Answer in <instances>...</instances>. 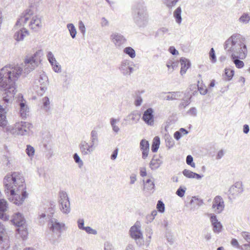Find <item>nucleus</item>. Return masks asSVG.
<instances>
[{
    "label": "nucleus",
    "mask_w": 250,
    "mask_h": 250,
    "mask_svg": "<svg viewBox=\"0 0 250 250\" xmlns=\"http://www.w3.org/2000/svg\"><path fill=\"white\" fill-rule=\"evenodd\" d=\"M18 64H7L0 69V90L4 91L3 101L9 103L16 93V82L22 72Z\"/></svg>",
    "instance_id": "f257e3e1"
},
{
    "label": "nucleus",
    "mask_w": 250,
    "mask_h": 250,
    "mask_svg": "<svg viewBox=\"0 0 250 250\" xmlns=\"http://www.w3.org/2000/svg\"><path fill=\"white\" fill-rule=\"evenodd\" d=\"M3 185L7 193L10 192L9 200L16 205H22L28 195L22 174L17 172L7 174L3 179Z\"/></svg>",
    "instance_id": "f03ea898"
},
{
    "label": "nucleus",
    "mask_w": 250,
    "mask_h": 250,
    "mask_svg": "<svg viewBox=\"0 0 250 250\" xmlns=\"http://www.w3.org/2000/svg\"><path fill=\"white\" fill-rule=\"evenodd\" d=\"M224 48L227 53L230 55L237 68L244 67V63L239 59H244L247 55L245 38L239 34H234L225 41Z\"/></svg>",
    "instance_id": "7ed1b4c3"
},
{
    "label": "nucleus",
    "mask_w": 250,
    "mask_h": 250,
    "mask_svg": "<svg viewBox=\"0 0 250 250\" xmlns=\"http://www.w3.org/2000/svg\"><path fill=\"white\" fill-rule=\"evenodd\" d=\"M132 15L135 23L139 27H146L148 22V14L144 3L139 2L132 8Z\"/></svg>",
    "instance_id": "20e7f679"
},
{
    "label": "nucleus",
    "mask_w": 250,
    "mask_h": 250,
    "mask_svg": "<svg viewBox=\"0 0 250 250\" xmlns=\"http://www.w3.org/2000/svg\"><path fill=\"white\" fill-rule=\"evenodd\" d=\"M42 55V52L41 50H39L36 52L35 53L29 58H26L24 60L25 64V68L24 70L25 72L29 73L32 71L35 68L38 66L41 61V58Z\"/></svg>",
    "instance_id": "39448f33"
},
{
    "label": "nucleus",
    "mask_w": 250,
    "mask_h": 250,
    "mask_svg": "<svg viewBox=\"0 0 250 250\" xmlns=\"http://www.w3.org/2000/svg\"><path fill=\"white\" fill-rule=\"evenodd\" d=\"M35 83L38 94L42 95L47 90V86L49 84L47 75L44 72L40 74L39 79L35 81Z\"/></svg>",
    "instance_id": "423d86ee"
},
{
    "label": "nucleus",
    "mask_w": 250,
    "mask_h": 250,
    "mask_svg": "<svg viewBox=\"0 0 250 250\" xmlns=\"http://www.w3.org/2000/svg\"><path fill=\"white\" fill-rule=\"evenodd\" d=\"M60 208L65 214H68L70 211V204L67 194L64 191L59 192Z\"/></svg>",
    "instance_id": "0eeeda50"
},
{
    "label": "nucleus",
    "mask_w": 250,
    "mask_h": 250,
    "mask_svg": "<svg viewBox=\"0 0 250 250\" xmlns=\"http://www.w3.org/2000/svg\"><path fill=\"white\" fill-rule=\"evenodd\" d=\"M3 131L12 135H24L28 131V127L27 126H1Z\"/></svg>",
    "instance_id": "6e6552de"
},
{
    "label": "nucleus",
    "mask_w": 250,
    "mask_h": 250,
    "mask_svg": "<svg viewBox=\"0 0 250 250\" xmlns=\"http://www.w3.org/2000/svg\"><path fill=\"white\" fill-rule=\"evenodd\" d=\"M141 226L139 221H137L132 226L129 231L130 237L134 239L137 244L138 243V241L143 240V235L141 230Z\"/></svg>",
    "instance_id": "1a4fd4ad"
},
{
    "label": "nucleus",
    "mask_w": 250,
    "mask_h": 250,
    "mask_svg": "<svg viewBox=\"0 0 250 250\" xmlns=\"http://www.w3.org/2000/svg\"><path fill=\"white\" fill-rule=\"evenodd\" d=\"M48 222L49 229L54 233H61L63 229H65V224L63 223L59 222L55 218L51 217Z\"/></svg>",
    "instance_id": "9d476101"
},
{
    "label": "nucleus",
    "mask_w": 250,
    "mask_h": 250,
    "mask_svg": "<svg viewBox=\"0 0 250 250\" xmlns=\"http://www.w3.org/2000/svg\"><path fill=\"white\" fill-rule=\"evenodd\" d=\"M132 62L128 60H123L119 67L121 74L125 76H130L134 71L132 67Z\"/></svg>",
    "instance_id": "9b49d317"
},
{
    "label": "nucleus",
    "mask_w": 250,
    "mask_h": 250,
    "mask_svg": "<svg viewBox=\"0 0 250 250\" xmlns=\"http://www.w3.org/2000/svg\"><path fill=\"white\" fill-rule=\"evenodd\" d=\"M9 241L3 225H0V248L6 250L9 248Z\"/></svg>",
    "instance_id": "f8f14e48"
},
{
    "label": "nucleus",
    "mask_w": 250,
    "mask_h": 250,
    "mask_svg": "<svg viewBox=\"0 0 250 250\" xmlns=\"http://www.w3.org/2000/svg\"><path fill=\"white\" fill-rule=\"evenodd\" d=\"M81 155L87 156L91 154L95 148L91 144H88L85 141H82L79 145Z\"/></svg>",
    "instance_id": "ddd939ff"
},
{
    "label": "nucleus",
    "mask_w": 250,
    "mask_h": 250,
    "mask_svg": "<svg viewBox=\"0 0 250 250\" xmlns=\"http://www.w3.org/2000/svg\"><path fill=\"white\" fill-rule=\"evenodd\" d=\"M110 39L113 43L117 48H120L126 42V39L124 36L117 32L112 33L110 36Z\"/></svg>",
    "instance_id": "4468645a"
},
{
    "label": "nucleus",
    "mask_w": 250,
    "mask_h": 250,
    "mask_svg": "<svg viewBox=\"0 0 250 250\" xmlns=\"http://www.w3.org/2000/svg\"><path fill=\"white\" fill-rule=\"evenodd\" d=\"M52 206V205H51ZM55 212V205L49 207L48 209L45 211V213H42L39 215V223L40 224H43L44 221L43 219L48 218L50 219L51 217H53V214Z\"/></svg>",
    "instance_id": "2eb2a0df"
},
{
    "label": "nucleus",
    "mask_w": 250,
    "mask_h": 250,
    "mask_svg": "<svg viewBox=\"0 0 250 250\" xmlns=\"http://www.w3.org/2000/svg\"><path fill=\"white\" fill-rule=\"evenodd\" d=\"M153 109L152 108H148L144 113L142 119L146 124L148 125H151L154 122Z\"/></svg>",
    "instance_id": "dca6fc26"
},
{
    "label": "nucleus",
    "mask_w": 250,
    "mask_h": 250,
    "mask_svg": "<svg viewBox=\"0 0 250 250\" xmlns=\"http://www.w3.org/2000/svg\"><path fill=\"white\" fill-rule=\"evenodd\" d=\"M225 205L223 198L220 196H216L213 200L212 208H216V212L221 213L224 209Z\"/></svg>",
    "instance_id": "f3484780"
},
{
    "label": "nucleus",
    "mask_w": 250,
    "mask_h": 250,
    "mask_svg": "<svg viewBox=\"0 0 250 250\" xmlns=\"http://www.w3.org/2000/svg\"><path fill=\"white\" fill-rule=\"evenodd\" d=\"M29 26L34 31L40 30L42 27L41 18L38 16L33 17L30 22Z\"/></svg>",
    "instance_id": "a211bd4d"
},
{
    "label": "nucleus",
    "mask_w": 250,
    "mask_h": 250,
    "mask_svg": "<svg viewBox=\"0 0 250 250\" xmlns=\"http://www.w3.org/2000/svg\"><path fill=\"white\" fill-rule=\"evenodd\" d=\"M140 147L142 151V158L146 159L148 155L149 151V144L146 139H142L140 143Z\"/></svg>",
    "instance_id": "6ab92c4d"
},
{
    "label": "nucleus",
    "mask_w": 250,
    "mask_h": 250,
    "mask_svg": "<svg viewBox=\"0 0 250 250\" xmlns=\"http://www.w3.org/2000/svg\"><path fill=\"white\" fill-rule=\"evenodd\" d=\"M210 222L213 226V230L215 233H219L222 231L223 226L217 219L216 215L211 214L210 217Z\"/></svg>",
    "instance_id": "aec40b11"
},
{
    "label": "nucleus",
    "mask_w": 250,
    "mask_h": 250,
    "mask_svg": "<svg viewBox=\"0 0 250 250\" xmlns=\"http://www.w3.org/2000/svg\"><path fill=\"white\" fill-rule=\"evenodd\" d=\"M33 12L30 9H27L24 13L22 14L20 18L17 21L16 26L19 24L24 26L30 18V16L32 15Z\"/></svg>",
    "instance_id": "412c9836"
},
{
    "label": "nucleus",
    "mask_w": 250,
    "mask_h": 250,
    "mask_svg": "<svg viewBox=\"0 0 250 250\" xmlns=\"http://www.w3.org/2000/svg\"><path fill=\"white\" fill-rule=\"evenodd\" d=\"M21 101L19 103L20 107V114L22 118H25L28 115L29 112V108L26 104V101L23 98V96H21Z\"/></svg>",
    "instance_id": "4be33fe9"
},
{
    "label": "nucleus",
    "mask_w": 250,
    "mask_h": 250,
    "mask_svg": "<svg viewBox=\"0 0 250 250\" xmlns=\"http://www.w3.org/2000/svg\"><path fill=\"white\" fill-rule=\"evenodd\" d=\"M11 221L15 225L19 227H22L25 224V220L23 217L19 212L16 213L13 216Z\"/></svg>",
    "instance_id": "5701e85b"
},
{
    "label": "nucleus",
    "mask_w": 250,
    "mask_h": 250,
    "mask_svg": "<svg viewBox=\"0 0 250 250\" xmlns=\"http://www.w3.org/2000/svg\"><path fill=\"white\" fill-rule=\"evenodd\" d=\"M141 118V114L138 111H134L129 114L125 118V121H127L129 124H135Z\"/></svg>",
    "instance_id": "b1692460"
},
{
    "label": "nucleus",
    "mask_w": 250,
    "mask_h": 250,
    "mask_svg": "<svg viewBox=\"0 0 250 250\" xmlns=\"http://www.w3.org/2000/svg\"><path fill=\"white\" fill-rule=\"evenodd\" d=\"M28 35V31L25 28H22L15 32L14 38L17 42H20L23 41L24 37Z\"/></svg>",
    "instance_id": "393cba45"
},
{
    "label": "nucleus",
    "mask_w": 250,
    "mask_h": 250,
    "mask_svg": "<svg viewBox=\"0 0 250 250\" xmlns=\"http://www.w3.org/2000/svg\"><path fill=\"white\" fill-rule=\"evenodd\" d=\"M180 62L181 65L180 74L181 75H183L186 73L187 69L190 67V63L189 61L185 58H181L180 60Z\"/></svg>",
    "instance_id": "a878e982"
},
{
    "label": "nucleus",
    "mask_w": 250,
    "mask_h": 250,
    "mask_svg": "<svg viewBox=\"0 0 250 250\" xmlns=\"http://www.w3.org/2000/svg\"><path fill=\"white\" fill-rule=\"evenodd\" d=\"M162 164V161L159 158H155L154 156L150 162L149 166L150 168L153 170L158 169Z\"/></svg>",
    "instance_id": "bb28decb"
},
{
    "label": "nucleus",
    "mask_w": 250,
    "mask_h": 250,
    "mask_svg": "<svg viewBox=\"0 0 250 250\" xmlns=\"http://www.w3.org/2000/svg\"><path fill=\"white\" fill-rule=\"evenodd\" d=\"M168 93L170 95H167L165 97V99L167 101L175 100L181 97L183 92L180 91L169 92Z\"/></svg>",
    "instance_id": "cd10ccee"
},
{
    "label": "nucleus",
    "mask_w": 250,
    "mask_h": 250,
    "mask_svg": "<svg viewBox=\"0 0 250 250\" xmlns=\"http://www.w3.org/2000/svg\"><path fill=\"white\" fill-rule=\"evenodd\" d=\"M144 190L150 191L154 189L155 184L154 182L152 181L150 179H147L146 181L143 180Z\"/></svg>",
    "instance_id": "c85d7f7f"
},
{
    "label": "nucleus",
    "mask_w": 250,
    "mask_h": 250,
    "mask_svg": "<svg viewBox=\"0 0 250 250\" xmlns=\"http://www.w3.org/2000/svg\"><path fill=\"white\" fill-rule=\"evenodd\" d=\"M238 21L243 24H247L250 21V13H244L238 19Z\"/></svg>",
    "instance_id": "c756f323"
},
{
    "label": "nucleus",
    "mask_w": 250,
    "mask_h": 250,
    "mask_svg": "<svg viewBox=\"0 0 250 250\" xmlns=\"http://www.w3.org/2000/svg\"><path fill=\"white\" fill-rule=\"evenodd\" d=\"M160 144V139L158 136H155L152 142L151 145V150L153 152H156L158 151Z\"/></svg>",
    "instance_id": "7c9ffc66"
},
{
    "label": "nucleus",
    "mask_w": 250,
    "mask_h": 250,
    "mask_svg": "<svg viewBox=\"0 0 250 250\" xmlns=\"http://www.w3.org/2000/svg\"><path fill=\"white\" fill-rule=\"evenodd\" d=\"M182 9L180 7H178L174 11L173 16L175 19L176 21L178 24H181L182 22V17H181Z\"/></svg>",
    "instance_id": "2f4dec72"
},
{
    "label": "nucleus",
    "mask_w": 250,
    "mask_h": 250,
    "mask_svg": "<svg viewBox=\"0 0 250 250\" xmlns=\"http://www.w3.org/2000/svg\"><path fill=\"white\" fill-rule=\"evenodd\" d=\"M6 111L4 108L0 105V125H6Z\"/></svg>",
    "instance_id": "473e14b6"
},
{
    "label": "nucleus",
    "mask_w": 250,
    "mask_h": 250,
    "mask_svg": "<svg viewBox=\"0 0 250 250\" xmlns=\"http://www.w3.org/2000/svg\"><path fill=\"white\" fill-rule=\"evenodd\" d=\"M123 52L129 56L131 58H134L136 56L135 50L131 47H126L123 50Z\"/></svg>",
    "instance_id": "72a5a7b5"
},
{
    "label": "nucleus",
    "mask_w": 250,
    "mask_h": 250,
    "mask_svg": "<svg viewBox=\"0 0 250 250\" xmlns=\"http://www.w3.org/2000/svg\"><path fill=\"white\" fill-rule=\"evenodd\" d=\"M67 28L69 31L72 38H75L77 34V31L73 23H68L67 24Z\"/></svg>",
    "instance_id": "f704fd0d"
},
{
    "label": "nucleus",
    "mask_w": 250,
    "mask_h": 250,
    "mask_svg": "<svg viewBox=\"0 0 250 250\" xmlns=\"http://www.w3.org/2000/svg\"><path fill=\"white\" fill-rule=\"evenodd\" d=\"M91 144L94 146H96L98 143V133L95 130H92L91 133Z\"/></svg>",
    "instance_id": "c9c22d12"
},
{
    "label": "nucleus",
    "mask_w": 250,
    "mask_h": 250,
    "mask_svg": "<svg viewBox=\"0 0 250 250\" xmlns=\"http://www.w3.org/2000/svg\"><path fill=\"white\" fill-rule=\"evenodd\" d=\"M46 57L51 66L53 65L54 63L57 62L52 52L48 51L46 55Z\"/></svg>",
    "instance_id": "e433bc0d"
},
{
    "label": "nucleus",
    "mask_w": 250,
    "mask_h": 250,
    "mask_svg": "<svg viewBox=\"0 0 250 250\" xmlns=\"http://www.w3.org/2000/svg\"><path fill=\"white\" fill-rule=\"evenodd\" d=\"M177 117L176 114L170 116L167 121V125H172L176 123Z\"/></svg>",
    "instance_id": "4c0bfd02"
},
{
    "label": "nucleus",
    "mask_w": 250,
    "mask_h": 250,
    "mask_svg": "<svg viewBox=\"0 0 250 250\" xmlns=\"http://www.w3.org/2000/svg\"><path fill=\"white\" fill-rule=\"evenodd\" d=\"M43 106L46 111H48L50 109V101L48 97H44L42 99Z\"/></svg>",
    "instance_id": "58836bf2"
},
{
    "label": "nucleus",
    "mask_w": 250,
    "mask_h": 250,
    "mask_svg": "<svg viewBox=\"0 0 250 250\" xmlns=\"http://www.w3.org/2000/svg\"><path fill=\"white\" fill-rule=\"evenodd\" d=\"M198 89L201 95H205L208 92V89L207 88L205 85L202 83L198 84Z\"/></svg>",
    "instance_id": "ea45409f"
},
{
    "label": "nucleus",
    "mask_w": 250,
    "mask_h": 250,
    "mask_svg": "<svg viewBox=\"0 0 250 250\" xmlns=\"http://www.w3.org/2000/svg\"><path fill=\"white\" fill-rule=\"evenodd\" d=\"M156 208L159 212L164 213L165 210V207L163 202L161 200H159L157 204Z\"/></svg>",
    "instance_id": "a19ab883"
},
{
    "label": "nucleus",
    "mask_w": 250,
    "mask_h": 250,
    "mask_svg": "<svg viewBox=\"0 0 250 250\" xmlns=\"http://www.w3.org/2000/svg\"><path fill=\"white\" fill-rule=\"evenodd\" d=\"M19 233L21 235L23 239H26L28 235V232L26 229L23 228V226L22 227H20L18 229Z\"/></svg>",
    "instance_id": "79ce46f5"
},
{
    "label": "nucleus",
    "mask_w": 250,
    "mask_h": 250,
    "mask_svg": "<svg viewBox=\"0 0 250 250\" xmlns=\"http://www.w3.org/2000/svg\"><path fill=\"white\" fill-rule=\"evenodd\" d=\"M190 98L191 96L187 99H183L182 102L179 105V107L180 109L185 108L187 106H188L190 103Z\"/></svg>",
    "instance_id": "37998d69"
},
{
    "label": "nucleus",
    "mask_w": 250,
    "mask_h": 250,
    "mask_svg": "<svg viewBox=\"0 0 250 250\" xmlns=\"http://www.w3.org/2000/svg\"><path fill=\"white\" fill-rule=\"evenodd\" d=\"M178 1V0H163L164 3L168 8H171L174 6Z\"/></svg>",
    "instance_id": "c03bdc74"
},
{
    "label": "nucleus",
    "mask_w": 250,
    "mask_h": 250,
    "mask_svg": "<svg viewBox=\"0 0 250 250\" xmlns=\"http://www.w3.org/2000/svg\"><path fill=\"white\" fill-rule=\"evenodd\" d=\"M166 146L170 148L174 145V141L173 139L170 137H166Z\"/></svg>",
    "instance_id": "a18cd8bd"
},
{
    "label": "nucleus",
    "mask_w": 250,
    "mask_h": 250,
    "mask_svg": "<svg viewBox=\"0 0 250 250\" xmlns=\"http://www.w3.org/2000/svg\"><path fill=\"white\" fill-rule=\"evenodd\" d=\"M234 74V71L232 69H225V74L228 78V80L230 81L232 79Z\"/></svg>",
    "instance_id": "49530a36"
},
{
    "label": "nucleus",
    "mask_w": 250,
    "mask_h": 250,
    "mask_svg": "<svg viewBox=\"0 0 250 250\" xmlns=\"http://www.w3.org/2000/svg\"><path fill=\"white\" fill-rule=\"evenodd\" d=\"M183 175L188 178H194V172L185 169L182 172Z\"/></svg>",
    "instance_id": "de8ad7c7"
},
{
    "label": "nucleus",
    "mask_w": 250,
    "mask_h": 250,
    "mask_svg": "<svg viewBox=\"0 0 250 250\" xmlns=\"http://www.w3.org/2000/svg\"><path fill=\"white\" fill-rule=\"evenodd\" d=\"M209 58L211 60V62L212 63H215L216 62V55L215 53V51L213 49V48H211L210 50L209 53Z\"/></svg>",
    "instance_id": "09e8293b"
},
{
    "label": "nucleus",
    "mask_w": 250,
    "mask_h": 250,
    "mask_svg": "<svg viewBox=\"0 0 250 250\" xmlns=\"http://www.w3.org/2000/svg\"><path fill=\"white\" fill-rule=\"evenodd\" d=\"M73 158L75 163L79 164L80 166L83 165V161L81 159L80 156L77 153L73 154Z\"/></svg>",
    "instance_id": "8fccbe9b"
},
{
    "label": "nucleus",
    "mask_w": 250,
    "mask_h": 250,
    "mask_svg": "<svg viewBox=\"0 0 250 250\" xmlns=\"http://www.w3.org/2000/svg\"><path fill=\"white\" fill-rule=\"evenodd\" d=\"M193 161V159L191 155H188L187 156V158H186L187 164L188 165L190 166L191 167H195V164Z\"/></svg>",
    "instance_id": "3c124183"
},
{
    "label": "nucleus",
    "mask_w": 250,
    "mask_h": 250,
    "mask_svg": "<svg viewBox=\"0 0 250 250\" xmlns=\"http://www.w3.org/2000/svg\"><path fill=\"white\" fill-rule=\"evenodd\" d=\"M26 152L28 156H33L35 153V149L32 146L27 145L26 149Z\"/></svg>",
    "instance_id": "603ef678"
},
{
    "label": "nucleus",
    "mask_w": 250,
    "mask_h": 250,
    "mask_svg": "<svg viewBox=\"0 0 250 250\" xmlns=\"http://www.w3.org/2000/svg\"><path fill=\"white\" fill-rule=\"evenodd\" d=\"M79 29L80 32L84 35L86 32L85 25L82 21H79Z\"/></svg>",
    "instance_id": "864d4df0"
},
{
    "label": "nucleus",
    "mask_w": 250,
    "mask_h": 250,
    "mask_svg": "<svg viewBox=\"0 0 250 250\" xmlns=\"http://www.w3.org/2000/svg\"><path fill=\"white\" fill-rule=\"evenodd\" d=\"M84 230H85L88 234L94 235H96L97 234V231L96 229H93L90 227H86Z\"/></svg>",
    "instance_id": "5fc2aeb1"
},
{
    "label": "nucleus",
    "mask_w": 250,
    "mask_h": 250,
    "mask_svg": "<svg viewBox=\"0 0 250 250\" xmlns=\"http://www.w3.org/2000/svg\"><path fill=\"white\" fill-rule=\"evenodd\" d=\"M78 227L80 229L84 230L86 227L84 226V221L83 219H79L77 221Z\"/></svg>",
    "instance_id": "6e6d98bb"
},
{
    "label": "nucleus",
    "mask_w": 250,
    "mask_h": 250,
    "mask_svg": "<svg viewBox=\"0 0 250 250\" xmlns=\"http://www.w3.org/2000/svg\"><path fill=\"white\" fill-rule=\"evenodd\" d=\"M168 32V29L166 27H161L159 28L157 32V34L158 35H163L167 33Z\"/></svg>",
    "instance_id": "4d7b16f0"
},
{
    "label": "nucleus",
    "mask_w": 250,
    "mask_h": 250,
    "mask_svg": "<svg viewBox=\"0 0 250 250\" xmlns=\"http://www.w3.org/2000/svg\"><path fill=\"white\" fill-rule=\"evenodd\" d=\"M242 186V183L239 182L236 183L234 185L230 187V191H233V189H242L241 188Z\"/></svg>",
    "instance_id": "13d9d810"
},
{
    "label": "nucleus",
    "mask_w": 250,
    "mask_h": 250,
    "mask_svg": "<svg viewBox=\"0 0 250 250\" xmlns=\"http://www.w3.org/2000/svg\"><path fill=\"white\" fill-rule=\"evenodd\" d=\"M53 70L57 73L61 72V66L58 62H56L53 65H52Z\"/></svg>",
    "instance_id": "bf43d9fd"
},
{
    "label": "nucleus",
    "mask_w": 250,
    "mask_h": 250,
    "mask_svg": "<svg viewBox=\"0 0 250 250\" xmlns=\"http://www.w3.org/2000/svg\"><path fill=\"white\" fill-rule=\"evenodd\" d=\"M186 189V188H185V189H183L181 187H180L176 191V194L180 197H183L184 196Z\"/></svg>",
    "instance_id": "052dcab7"
},
{
    "label": "nucleus",
    "mask_w": 250,
    "mask_h": 250,
    "mask_svg": "<svg viewBox=\"0 0 250 250\" xmlns=\"http://www.w3.org/2000/svg\"><path fill=\"white\" fill-rule=\"evenodd\" d=\"M143 102V99L140 96H137L135 101H134V104L136 106H139L141 105L142 103Z\"/></svg>",
    "instance_id": "680f3d73"
},
{
    "label": "nucleus",
    "mask_w": 250,
    "mask_h": 250,
    "mask_svg": "<svg viewBox=\"0 0 250 250\" xmlns=\"http://www.w3.org/2000/svg\"><path fill=\"white\" fill-rule=\"evenodd\" d=\"M193 199H194V200L195 201H197L198 202L197 203V204L198 206H202L203 204V201L202 200L199 199L198 198H196L195 197H192V199L190 200V204H192L194 202Z\"/></svg>",
    "instance_id": "e2e57ef3"
},
{
    "label": "nucleus",
    "mask_w": 250,
    "mask_h": 250,
    "mask_svg": "<svg viewBox=\"0 0 250 250\" xmlns=\"http://www.w3.org/2000/svg\"><path fill=\"white\" fill-rule=\"evenodd\" d=\"M119 149L116 148L113 152L112 154L111 155L110 158L112 160H114L117 158L118 154Z\"/></svg>",
    "instance_id": "0e129e2a"
},
{
    "label": "nucleus",
    "mask_w": 250,
    "mask_h": 250,
    "mask_svg": "<svg viewBox=\"0 0 250 250\" xmlns=\"http://www.w3.org/2000/svg\"><path fill=\"white\" fill-rule=\"evenodd\" d=\"M170 53L173 55H176L179 54L178 51L176 49L174 46H170L168 49Z\"/></svg>",
    "instance_id": "69168bd1"
},
{
    "label": "nucleus",
    "mask_w": 250,
    "mask_h": 250,
    "mask_svg": "<svg viewBox=\"0 0 250 250\" xmlns=\"http://www.w3.org/2000/svg\"><path fill=\"white\" fill-rule=\"evenodd\" d=\"M140 174L142 177H145L146 176L147 173L146 167H141L140 169Z\"/></svg>",
    "instance_id": "338daca9"
},
{
    "label": "nucleus",
    "mask_w": 250,
    "mask_h": 250,
    "mask_svg": "<svg viewBox=\"0 0 250 250\" xmlns=\"http://www.w3.org/2000/svg\"><path fill=\"white\" fill-rule=\"evenodd\" d=\"M104 250H115L112 245L108 243L104 244Z\"/></svg>",
    "instance_id": "774afa93"
}]
</instances>
